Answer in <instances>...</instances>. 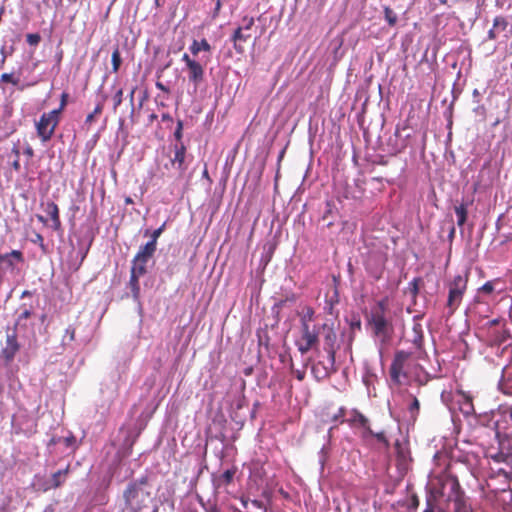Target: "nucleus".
I'll return each instance as SVG.
<instances>
[{"label": "nucleus", "mask_w": 512, "mask_h": 512, "mask_svg": "<svg viewBox=\"0 0 512 512\" xmlns=\"http://www.w3.org/2000/svg\"><path fill=\"white\" fill-rule=\"evenodd\" d=\"M420 500L417 494L413 493L410 497L409 505L408 507L412 510H416L419 507Z\"/></svg>", "instance_id": "obj_50"}, {"label": "nucleus", "mask_w": 512, "mask_h": 512, "mask_svg": "<svg viewBox=\"0 0 512 512\" xmlns=\"http://www.w3.org/2000/svg\"><path fill=\"white\" fill-rule=\"evenodd\" d=\"M387 299H382L371 309L368 323L372 328L373 334L382 343L386 342L393 331L392 323L387 318L388 310Z\"/></svg>", "instance_id": "obj_4"}, {"label": "nucleus", "mask_w": 512, "mask_h": 512, "mask_svg": "<svg viewBox=\"0 0 512 512\" xmlns=\"http://www.w3.org/2000/svg\"><path fill=\"white\" fill-rule=\"evenodd\" d=\"M499 322H500V320H499V319H493V320H491V321L489 322V325H490V326H495V325H498V324H499Z\"/></svg>", "instance_id": "obj_64"}, {"label": "nucleus", "mask_w": 512, "mask_h": 512, "mask_svg": "<svg viewBox=\"0 0 512 512\" xmlns=\"http://www.w3.org/2000/svg\"><path fill=\"white\" fill-rule=\"evenodd\" d=\"M31 242L34 243V244L39 245V247L43 251L46 250V246H45V243H44V238H43V236L40 233L34 232V237L31 239Z\"/></svg>", "instance_id": "obj_46"}, {"label": "nucleus", "mask_w": 512, "mask_h": 512, "mask_svg": "<svg viewBox=\"0 0 512 512\" xmlns=\"http://www.w3.org/2000/svg\"><path fill=\"white\" fill-rule=\"evenodd\" d=\"M335 362H331V359L328 358V364L325 365L322 362H318L314 364L311 368L312 374L317 380H323L328 378L332 373L336 371Z\"/></svg>", "instance_id": "obj_16"}, {"label": "nucleus", "mask_w": 512, "mask_h": 512, "mask_svg": "<svg viewBox=\"0 0 512 512\" xmlns=\"http://www.w3.org/2000/svg\"><path fill=\"white\" fill-rule=\"evenodd\" d=\"M326 207H327V209H326V211L324 212V214L322 216V220L326 222L327 227H331L333 225V222L328 220V218H329V215L332 212V208H331V205L329 203H327Z\"/></svg>", "instance_id": "obj_51"}, {"label": "nucleus", "mask_w": 512, "mask_h": 512, "mask_svg": "<svg viewBox=\"0 0 512 512\" xmlns=\"http://www.w3.org/2000/svg\"><path fill=\"white\" fill-rule=\"evenodd\" d=\"M12 168L15 170V171H19L21 166H20V159L19 158H14L13 162H12Z\"/></svg>", "instance_id": "obj_57"}, {"label": "nucleus", "mask_w": 512, "mask_h": 512, "mask_svg": "<svg viewBox=\"0 0 512 512\" xmlns=\"http://www.w3.org/2000/svg\"><path fill=\"white\" fill-rule=\"evenodd\" d=\"M237 472L236 467H232L224 471L221 475L214 478L213 483L216 488L227 486L233 482L234 476Z\"/></svg>", "instance_id": "obj_20"}, {"label": "nucleus", "mask_w": 512, "mask_h": 512, "mask_svg": "<svg viewBox=\"0 0 512 512\" xmlns=\"http://www.w3.org/2000/svg\"><path fill=\"white\" fill-rule=\"evenodd\" d=\"M384 17L389 26L393 27L397 23V15L396 13L388 6L384 8Z\"/></svg>", "instance_id": "obj_32"}, {"label": "nucleus", "mask_w": 512, "mask_h": 512, "mask_svg": "<svg viewBox=\"0 0 512 512\" xmlns=\"http://www.w3.org/2000/svg\"><path fill=\"white\" fill-rule=\"evenodd\" d=\"M468 279L469 272L465 271L464 274L456 275L448 284L449 291L446 307L449 310V315H452L459 308L467 289Z\"/></svg>", "instance_id": "obj_6"}, {"label": "nucleus", "mask_w": 512, "mask_h": 512, "mask_svg": "<svg viewBox=\"0 0 512 512\" xmlns=\"http://www.w3.org/2000/svg\"><path fill=\"white\" fill-rule=\"evenodd\" d=\"M155 85H156V87H157L159 90H161V91H163V92H165V93H169V92H170L169 88H168L167 86H165V85H164L162 82H160V81H157Z\"/></svg>", "instance_id": "obj_56"}, {"label": "nucleus", "mask_w": 512, "mask_h": 512, "mask_svg": "<svg viewBox=\"0 0 512 512\" xmlns=\"http://www.w3.org/2000/svg\"><path fill=\"white\" fill-rule=\"evenodd\" d=\"M26 41L31 46H37L41 41V36L38 33H29L26 35Z\"/></svg>", "instance_id": "obj_42"}, {"label": "nucleus", "mask_w": 512, "mask_h": 512, "mask_svg": "<svg viewBox=\"0 0 512 512\" xmlns=\"http://www.w3.org/2000/svg\"><path fill=\"white\" fill-rule=\"evenodd\" d=\"M447 500L453 502L454 512H473L461 486L452 495H448Z\"/></svg>", "instance_id": "obj_14"}, {"label": "nucleus", "mask_w": 512, "mask_h": 512, "mask_svg": "<svg viewBox=\"0 0 512 512\" xmlns=\"http://www.w3.org/2000/svg\"><path fill=\"white\" fill-rule=\"evenodd\" d=\"M459 487L460 483L456 476L450 474H441L432 480L427 488L426 496H434V493L437 492L439 495H435V500L441 501V499L445 496L446 488L449 489L448 495H452L456 490H458Z\"/></svg>", "instance_id": "obj_7"}, {"label": "nucleus", "mask_w": 512, "mask_h": 512, "mask_svg": "<svg viewBox=\"0 0 512 512\" xmlns=\"http://www.w3.org/2000/svg\"><path fill=\"white\" fill-rule=\"evenodd\" d=\"M31 315H32V310L30 308H26L25 306H23L22 307V311H21V313L19 314V316L17 318L15 327L20 326L22 321L23 320H27L28 318L31 317Z\"/></svg>", "instance_id": "obj_38"}, {"label": "nucleus", "mask_w": 512, "mask_h": 512, "mask_svg": "<svg viewBox=\"0 0 512 512\" xmlns=\"http://www.w3.org/2000/svg\"><path fill=\"white\" fill-rule=\"evenodd\" d=\"M460 409L465 415H471L475 412L473 400L470 395L463 394V402Z\"/></svg>", "instance_id": "obj_28"}, {"label": "nucleus", "mask_w": 512, "mask_h": 512, "mask_svg": "<svg viewBox=\"0 0 512 512\" xmlns=\"http://www.w3.org/2000/svg\"><path fill=\"white\" fill-rule=\"evenodd\" d=\"M45 212L51 219V227L55 231H59L61 229V219L58 205L53 201H48L45 203Z\"/></svg>", "instance_id": "obj_18"}, {"label": "nucleus", "mask_w": 512, "mask_h": 512, "mask_svg": "<svg viewBox=\"0 0 512 512\" xmlns=\"http://www.w3.org/2000/svg\"><path fill=\"white\" fill-rule=\"evenodd\" d=\"M183 121L182 120H178L177 121V127H176V130L174 132V137L176 139V143H183L182 142V136H183Z\"/></svg>", "instance_id": "obj_45"}, {"label": "nucleus", "mask_w": 512, "mask_h": 512, "mask_svg": "<svg viewBox=\"0 0 512 512\" xmlns=\"http://www.w3.org/2000/svg\"><path fill=\"white\" fill-rule=\"evenodd\" d=\"M1 82L11 83L12 85H18L20 82L19 77H15L12 73H3L0 78Z\"/></svg>", "instance_id": "obj_40"}, {"label": "nucleus", "mask_w": 512, "mask_h": 512, "mask_svg": "<svg viewBox=\"0 0 512 512\" xmlns=\"http://www.w3.org/2000/svg\"><path fill=\"white\" fill-rule=\"evenodd\" d=\"M68 470H69V468L67 467L66 469L58 470L57 472H55L52 475L53 487L58 488L61 486V484H62L61 477L66 476L68 473Z\"/></svg>", "instance_id": "obj_36"}, {"label": "nucleus", "mask_w": 512, "mask_h": 512, "mask_svg": "<svg viewBox=\"0 0 512 512\" xmlns=\"http://www.w3.org/2000/svg\"><path fill=\"white\" fill-rule=\"evenodd\" d=\"M165 229V223H163L158 229L154 230L151 234V240L148 241L145 245H151L154 250L157 249V240Z\"/></svg>", "instance_id": "obj_31"}, {"label": "nucleus", "mask_w": 512, "mask_h": 512, "mask_svg": "<svg viewBox=\"0 0 512 512\" xmlns=\"http://www.w3.org/2000/svg\"><path fill=\"white\" fill-rule=\"evenodd\" d=\"M221 8H222V0H215V7L212 12L213 19H216L219 16Z\"/></svg>", "instance_id": "obj_53"}, {"label": "nucleus", "mask_w": 512, "mask_h": 512, "mask_svg": "<svg viewBox=\"0 0 512 512\" xmlns=\"http://www.w3.org/2000/svg\"><path fill=\"white\" fill-rule=\"evenodd\" d=\"M494 428L499 452L492 458L512 466V406H500Z\"/></svg>", "instance_id": "obj_1"}, {"label": "nucleus", "mask_w": 512, "mask_h": 512, "mask_svg": "<svg viewBox=\"0 0 512 512\" xmlns=\"http://www.w3.org/2000/svg\"><path fill=\"white\" fill-rule=\"evenodd\" d=\"M395 450H396V462L397 468L401 471H407L409 468V464L411 462L410 451L409 449L402 445L400 441L395 442Z\"/></svg>", "instance_id": "obj_15"}, {"label": "nucleus", "mask_w": 512, "mask_h": 512, "mask_svg": "<svg viewBox=\"0 0 512 512\" xmlns=\"http://www.w3.org/2000/svg\"><path fill=\"white\" fill-rule=\"evenodd\" d=\"M139 278L136 275H133L130 273V279H129V288L132 292V297L134 301L139 302L140 300V284H139Z\"/></svg>", "instance_id": "obj_25"}, {"label": "nucleus", "mask_w": 512, "mask_h": 512, "mask_svg": "<svg viewBox=\"0 0 512 512\" xmlns=\"http://www.w3.org/2000/svg\"><path fill=\"white\" fill-rule=\"evenodd\" d=\"M102 110H103V104L102 103L97 104L95 109L93 110V112H91L90 114L87 115V117L85 119V123L86 124L93 123L95 121V117L97 115H100L102 113Z\"/></svg>", "instance_id": "obj_37"}, {"label": "nucleus", "mask_w": 512, "mask_h": 512, "mask_svg": "<svg viewBox=\"0 0 512 512\" xmlns=\"http://www.w3.org/2000/svg\"><path fill=\"white\" fill-rule=\"evenodd\" d=\"M157 119V115L155 113H152L151 115H149V118H148V121H149V124H152L154 122V120Z\"/></svg>", "instance_id": "obj_61"}, {"label": "nucleus", "mask_w": 512, "mask_h": 512, "mask_svg": "<svg viewBox=\"0 0 512 512\" xmlns=\"http://www.w3.org/2000/svg\"><path fill=\"white\" fill-rule=\"evenodd\" d=\"M422 283V279L420 277L414 278L407 287V293L413 298L416 299L419 293V287Z\"/></svg>", "instance_id": "obj_29"}, {"label": "nucleus", "mask_w": 512, "mask_h": 512, "mask_svg": "<svg viewBox=\"0 0 512 512\" xmlns=\"http://www.w3.org/2000/svg\"><path fill=\"white\" fill-rule=\"evenodd\" d=\"M251 38L249 31H243L242 29L236 28L231 36L233 47L237 53L242 54L245 51L244 44Z\"/></svg>", "instance_id": "obj_17"}, {"label": "nucleus", "mask_w": 512, "mask_h": 512, "mask_svg": "<svg viewBox=\"0 0 512 512\" xmlns=\"http://www.w3.org/2000/svg\"><path fill=\"white\" fill-rule=\"evenodd\" d=\"M60 121V116L57 115L56 111H50L43 113L36 123L37 135L42 142L49 141Z\"/></svg>", "instance_id": "obj_8"}, {"label": "nucleus", "mask_w": 512, "mask_h": 512, "mask_svg": "<svg viewBox=\"0 0 512 512\" xmlns=\"http://www.w3.org/2000/svg\"><path fill=\"white\" fill-rule=\"evenodd\" d=\"M136 91V87H134L131 92H130V95H129V98H130V102L133 103V100H134V93Z\"/></svg>", "instance_id": "obj_62"}, {"label": "nucleus", "mask_w": 512, "mask_h": 512, "mask_svg": "<svg viewBox=\"0 0 512 512\" xmlns=\"http://www.w3.org/2000/svg\"><path fill=\"white\" fill-rule=\"evenodd\" d=\"M170 164L179 174H183L187 169L186 147L183 143H176L173 146V156L170 158Z\"/></svg>", "instance_id": "obj_11"}, {"label": "nucleus", "mask_w": 512, "mask_h": 512, "mask_svg": "<svg viewBox=\"0 0 512 512\" xmlns=\"http://www.w3.org/2000/svg\"><path fill=\"white\" fill-rule=\"evenodd\" d=\"M368 436H372L374 437L379 443H382L385 448H389L390 447V443H389V440L388 438L386 437V434L384 431H380V432H374L372 430V434H367V437Z\"/></svg>", "instance_id": "obj_35"}, {"label": "nucleus", "mask_w": 512, "mask_h": 512, "mask_svg": "<svg viewBox=\"0 0 512 512\" xmlns=\"http://www.w3.org/2000/svg\"><path fill=\"white\" fill-rule=\"evenodd\" d=\"M24 262V255L20 250H12L9 253L0 254V282L3 281L7 271H14L17 263Z\"/></svg>", "instance_id": "obj_9"}, {"label": "nucleus", "mask_w": 512, "mask_h": 512, "mask_svg": "<svg viewBox=\"0 0 512 512\" xmlns=\"http://www.w3.org/2000/svg\"><path fill=\"white\" fill-rule=\"evenodd\" d=\"M254 23H255V21H254L253 17L245 16L242 19V25L239 26L238 28L242 29L243 31H250L251 28L254 26Z\"/></svg>", "instance_id": "obj_41"}, {"label": "nucleus", "mask_w": 512, "mask_h": 512, "mask_svg": "<svg viewBox=\"0 0 512 512\" xmlns=\"http://www.w3.org/2000/svg\"><path fill=\"white\" fill-rule=\"evenodd\" d=\"M155 251L156 250H154L151 245H144L139 249L133 260H135V262L147 265L148 261L153 257Z\"/></svg>", "instance_id": "obj_22"}, {"label": "nucleus", "mask_w": 512, "mask_h": 512, "mask_svg": "<svg viewBox=\"0 0 512 512\" xmlns=\"http://www.w3.org/2000/svg\"><path fill=\"white\" fill-rule=\"evenodd\" d=\"M493 27L500 33L501 31H505L508 27V21L503 16H497L493 20Z\"/></svg>", "instance_id": "obj_33"}, {"label": "nucleus", "mask_w": 512, "mask_h": 512, "mask_svg": "<svg viewBox=\"0 0 512 512\" xmlns=\"http://www.w3.org/2000/svg\"><path fill=\"white\" fill-rule=\"evenodd\" d=\"M182 60L186 63L187 67L191 65L192 62H195V60L191 59L187 53L183 54Z\"/></svg>", "instance_id": "obj_58"}, {"label": "nucleus", "mask_w": 512, "mask_h": 512, "mask_svg": "<svg viewBox=\"0 0 512 512\" xmlns=\"http://www.w3.org/2000/svg\"><path fill=\"white\" fill-rule=\"evenodd\" d=\"M187 68L189 71V80L193 82L195 86L203 81L204 69L200 63L197 61L192 62Z\"/></svg>", "instance_id": "obj_21"}, {"label": "nucleus", "mask_w": 512, "mask_h": 512, "mask_svg": "<svg viewBox=\"0 0 512 512\" xmlns=\"http://www.w3.org/2000/svg\"><path fill=\"white\" fill-rule=\"evenodd\" d=\"M499 35V32L492 26V28L488 31V39L495 40Z\"/></svg>", "instance_id": "obj_54"}, {"label": "nucleus", "mask_w": 512, "mask_h": 512, "mask_svg": "<svg viewBox=\"0 0 512 512\" xmlns=\"http://www.w3.org/2000/svg\"><path fill=\"white\" fill-rule=\"evenodd\" d=\"M148 477L143 476L130 482L123 491L125 508L128 512H142L148 507L151 500V492L146 490Z\"/></svg>", "instance_id": "obj_3"}, {"label": "nucleus", "mask_w": 512, "mask_h": 512, "mask_svg": "<svg viewBox=\"0 0 512 512\" xmlns=\"http://www.w3.org/2000/svg\"><path fill=\"white\" fill-rule=\"evenodd\" d=\"M130 273L138 277H141L147 273V265L132 260Z\"/></svg>", "instance_id": "obj_30"}, {"label": "nucleus", "mask_w": 512, "mask_h": 512, "mask_svg": "<svg viewBox=\"0 0 512 512\" xmlns=\"http://www.w3.org/2000/svg\"><path fill=\"white\" fill-rule=\"evenodd\" d=\"M419 409H420L419 400L416 397H413L412 402L410 403V405L408 407V410L411 414V418H413V419L416 418V416L419 413Z\"/></svg>", "instance_id": "obj_39"}, {"label": "nucleus", "mask_w": 512, "mask_h": 512, "mask_svg": "<svg viewBox=\"0 0 512 512\" xmlns=\"http://www.w3.org/2000/svg\"><path fill=\"white\" fill-rule=\"evenodd\" d=\"M210 51L211 46L206 39H202L201 41L194 40L190 46L191 53L196 56L200 51Z\"/></svg>", "instance_id": "obj_26"}, {"label": "nucleus", "mask_w": 512, "mask_h": 512, "mask_svg": "<svg viewBox=\"0 0 512 512\" xmlns=\"http://www.w3.org/2000/svg\"><path fill=\"white\" fill-rule=\"evenodd\" d=\"M63 443L65 444L66 447H72L76 444V438L74 435L70 434L69 436L67 437H64L62 439Z\"/></svg>", "instance_id": "obj_52"}, {"label": "nucleus", "mask_w": 512, "mask_h": 512, "mask_svg": "<svg viewBox=\"0 0 512 512\" xmlns=\"http://www.w3.org/2000/svg\"><path fill=\"white\" fill-rule=\"evenodd\" d=\"M122 101H123V90L122 89H118L116 91V93L114 94V96H113V109H114V111H116V109L118 108V106H120Z\"/></svg>", "instance_id": "obj_44"}, {"label": "nucleus", "mask_w": 512, "mask_h": 512, "mask_svg": "<svg viewBox=\"0 0 512 512\" xmlns=\"http://www.w3.org/2000/svg\"><path fill=\"white\" fill-rule=\"evenodd\" d=\"M408 341L413 344L415 349L414 351L411 352L415 353V355L417 356L416 358H422V356L425 354V351L423 349L424 336L421 324L415 323L413 325Z\"/></svg>", "instance_id": "obj_13"}, {"label": "nucleus", "mask_w": 512, "mask_h": 512, "mask_svg": "<svg viewBox=\"0 0 512 512\" xmlns=\"http://www.w3.org/2000/svg\"><path fill=\"white\" fill-rule=\"evenodd\" d=\"M241 502L245 509L248 508V504H251L255 508H259V509L263 508V503L256 499H254V500L242 499Z\"/></svg>", "instance_id": "obj_48"}, {"label": "nucleus", "mask_w": 512, "mask_h": 512, "mask_svg": "<svg viewBox=\"0 0 512 512\" xmlns=\"http://www.w3.org/2000/svg\"><path fill=\"white\" fill-rule=\"evenodd\" d=\"M161 118H162V121H163V122H168V121H172V120H173V119H172V117H171V115H170V114H168V113H164V114H162Z\"/></svg>", "instance_id": "obj_60"}, {"label": "nucleus", "mask_w": 512, "mask_h": 512, "mask_svg": "<svg viewBox=\"0 0 512 512\" xmlns=\"http://www.w3.org/2000/svg\"><path fill=\"white\" fill-rule=\"evenodd\" d=\"M75 334H76V329L70 325L65 330L63 340L65 341L66 339H68L69 342H72L75 340Z\"/></svg>", "instance_id": "obj_47"}, {"label": "nucleus", "mask_w": 512, "mask_h": 512, "mask_svg": "<svg viewBox=\"0 0 512 512\" xmlns=\"http://www.w3.org/2000/svg\"><path fill=\"white\" fill-rule=\"evenodd\" d=\"M439 493L435 492L434 496H426V508L423 512H447V509L440 504V501L435 500Z\"/></svg>", "instance_id": "obj_23"}, {"label": "nucleus", "mask_w": 512, "mask_h": 512, "mask_svg": "<svg viewBox=\"0 0 512 512\" xmlns=\"http://www.w3.org/2000/svg\"><path fill=\"white\" fill-rule=\"evenodd\" d=\"M480 292H483L485 294H491L494 291V284L492 281H487L484 283L480 288Z\"/></svg>", "instance_id": "obj_49"}, {"label": "nucleus", "mask_w": 512, "mask_h": 512, "mask_svg": "<svg viewBox=\"0 0 512 512\" xmlns=\"http://www.w3.org/2000/svg\"><path fill=\"white\" fill-rule=\"evenodd\" d=\"M336 339V333L332 329H328L324 337V350L326 351L328 358L331 359V362H335V355L337 349Z\"/></svg>", "instance_id": "obj_19"}, {"label": "nucleus", "mask_w": 512, "mask_h": 512, "mask_svg": "<svg viewBox=\"0 0 512 512\" xmlns=\"http://www.w3.org/2000/svg\"><path fill=\"white\" fill-rule=\"evenodd\" d=\"M416 357L417 356L415 353L403 350L397 351L395 353L394 359L390 366V377L395 384H402V378L408 377L411 370V365L419 359Z\"/></svg>", "instance_id": "obj_5"}, {"label": "nucleus", "mask_w": 512, "mask_h": 512, "mask_svg": "<svg viewBox=\"0 0 512 512\" xmlns=\"http://www.w3.org/2000/svg\"><path fill=\"white\" fill-rule=\"evenodd\" d=\"M469 203L462 202L460 205L454 207L457 216V225L463 226L467 220Z\"/></svg>", "instance_id": "obj_24"}, {"label": "nucleus", "mask_w": 512, "mask_h": 512, "mask_svg": "<svg viewBox=\"0 0 512 512\" xmlns=\"http://www.w3.org/2000/svg\"><path fill=\"white\" fill-rule=\"evenodd\" d=\"M20 349V345L17 341V335L15 332L12 334H7L5 346L1 350V358L6 362L10 363L17 352Z\"/></svg>", "instance_id": "obj_12"}, {"label": "nucleus", "mask_w": 512, "mask_h": 512, "mask_svg": "<svg viewBox=\"0 0 512 512\" xmlns=\"http://www.w3.org/2000/svg\"><path fill=\"white\" fill-rule=\"evenodd\" d=\"M346 423L352 428H362L363 438H367V434H372L369 419L357 409L349 411Z\"/></svg>", "instance_id": "obj_10"}, {"label": "nucleus", "mask_w": 512, "mask_h": 512, "mask_svg": "<svg viewBox=\"0 0 512 512\" xmlns=\"http://www.w3.org/2000/svg\"><path fill=\"white\" fill-rule=\"evenodd\" d=\"M111 64H112V72L118 73L121 65H122V57L120 53V49L116 46L111 55Z\"/></svg>", "instance_id": "obj_27"}, {"label": "nucleus", "mask_w": 512, "mask_h": 512, "mask_svg": "<svg viewBox=\"0 0 512 512\" xmlns=\"http://www.w3.org/2000/svg\"><path fill=\"white\" fill-rule=\"evenodd\" d=\"M300 316V337L295 341L298 351L304 355L319 345V330L314 324L315 311L311 306H305Z\"/></svg>", "instance_id": "obj_2"}, {"label": "nucleus", "mask_w": 512, "mask_h": 512, "mask_svg": "<svg viewBox=\"0 0 512 512\" xmlns=\"http://www.w3.org/2000/svg\"><path fill=\"white\" fill-rule=\"evenodd\" d=\"M24 154L28 157V158H32L34 156V150L33 148L30 146V145H27L26 148L24 149Z\"/></svg>", "instance_id": "obj_55"}, {"label": "nucleus", "mask_w": 512, "mask_h": 512, "mask_svg": "<svg viewBox=\"0 0 512 512\" xmlns=\"http://www.w3.org/2000/svg\"><path fill=\"white\" fill-rule=\"evenodd\" d=\"M68 97H69V95L66 92H63L61 94L60 105L57 109L53 110V111L57 112L58 116H60L61 112L65 109L67 102H68Z\"/></svg>", "instance_id": "obj_43"}, {"label": "nucleus", "mask_w": 512, "mask_h": 512, "mask_svg": "<svg viewBox=\"0 0 512 512\" xmlns=\"http://www.w3.org/2000/svg\"><path fill=\"white\" fill-rule=\"evenodd\" d=\"M12 153L14 154L15 158H20V149L18 146H13Z\"/></svg>", "instance_id": "obj_59"}, {"label": "nucleus", "mask_w": 512, "mask_h": 512, "mask_svg": "<svg viewBox=\"0 0 512 512\" xmlns=\"http://www.w3.org/2000/svg\"><path fill=\"white\" fill-rule=\"evenodd\" d=\"M346 415H347V409L345 407H340L338 409V412L331 417V421L334 423H337V424L346 423V418H345Z\"/></svg>", "instance_id": "obj_34"}, {"label": "nucleus", "mask_w": 512, "mask_h": 512, "mask_svg": "<svg viewBox=\"0 0 512 512\" xmlns=\"http://www.w3.org/2000/svg\"><path fill=\"white\" fill-rule=\"evenodd\" d=\"M37 219L42 222L43 224H46L47 220L44 216L42 215H37Z\"/></svg>", "instance_id": "obj_63"}]
</instances>
